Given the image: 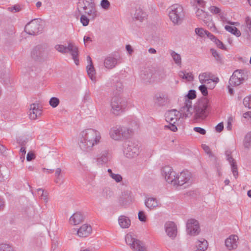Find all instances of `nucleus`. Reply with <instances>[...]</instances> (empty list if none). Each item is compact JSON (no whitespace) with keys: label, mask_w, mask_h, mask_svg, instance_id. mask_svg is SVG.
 Wrapping results in <instances>:
<instances>
[{"label":"nucleus","mask_w":251,"mask_h":251,"mask_svg":"<svg viewBox=\"0 0 251 251\" xmlns=\"http://www.w3.org/2000/svg\"><path fill=\"white\" fill-rule=\"evenodd\" d=\"M136 240L137 239L134 238L130 234H127L125 236L126 242L130 248L134 245V241Z\"/></svg>","instance_id":"37998d69"},{"label":"nucleus","mask_w":251,"mask_h":251,"mask_svg":"<svg viewBox=\"0 0 251 251\" xmlns=\"http://www.w3.org/2000/svg\"><path fill=\"white\" fill-rule=\"evenodd\" d=\"M87 72L88 76L92 80H95V70L93 64H89L87 67Z\"/></svg>","instance_id":"c9c22d12"},{"label":"nucleus","mask_w":251,"mask_h":251,"mask_svg":"<svg viewBox=\"0 0 251 251\" xmlns=\"http://www.w3.org/2000/svg\"><path fill=\"white\" fill-rule=\"evenodd\" d=\"M102 196L106 199H109L113 195V192L108 187L104 188L102 192Z\"/></svg>","instance_id":"c03bdc74"},{"label":"nucleus","mask_w":251,"mask_h":251,"mask_svg":"<svg viewBox=\"0 0 251 251\" xmlns=\"http://www.w3.org/2000/svg\"><path fill=\"white\" fill-rule=\"evenodd\" d=\"M120 63H121L120 57H114L112 56H109L105 59L104 65L105 68L112 69Z\"/></svg>","instance_id":"a211bd4d"},{"label":"nucleus","mask_w":251,"mask_h":251,"mask_svg":"<svg viewBox=\"0 0 251 251\" xmlns=\"http://www.w3.org/2000/svg\"><path fill=\"white\" fill-rule=\"evenodd\" d=\"M178 75L181 78L189 81H193L194 79V76L192 73H186L184 71H181L179 72Z\"/></svg>","instance_id":"f704fd0d"},{"label":"nucleus","mask_w":251,"mask_h":251,"mask_svg":"<svg viewBox=\"0 0 251 251\" xmlns=\"http://www.w3.org/2000/svg\"><path fill=\"white\" fill-rule=\"evenodd\" d=\"M146 17V14L144 13L143 10L139 8L135 10L133 18L137 20L142 21Z\"/></svg>","instance_id":"4c0bfd02"},{"label":"nucleus","mask_w":251,"mask_h":251,"mask_svg":"<svg viewBox=\"0 0 251 251\" xmlns=\"http://www.w3.org/2000/svg\"><path fill=\"white\" fill-rule=\"evenodd\" d=\"M202 149H203V150L205 151V152L207 154H209V156L212 155V153L210 151V149L208 146L204 144V145H202Z\"/></svg>","instance_id":"69168bd1"},{"label":"nucleus","mask_w":251,"mask_h":251,"mask_svg":"<svg viewBox=\"0 0 251 251\" xmlns=\"http://www.w3.org/2000/svg\"><path fill=\"white\" fill-rule=\"evenodd\" d=\"M43 29L42 21L38 19H34L26 25L25 31L31 35H35L41 32Z\"/></svg>","instance_id":"0eeeda50"},{"label":"nucleus","mask_w":251,"mask_h":251,"mask_svg":"<svg viewBox=\"0 0 251 251\" xmlns=\"http://www.w3.org/2000/svg\"><path fill=\"white\" fill-rule=\"evenodd\" d=\"M165 231L167 235L171 239H174L177 235V227L173 222H167L165 224Z\"/></svg>","instance_id":"f3484780"},{"label":"nucleus","mask_w":251,"mask_h":251,"mask_svg":"<svg viewBox=\"0 0 251 251\" xmlns=\"http://www.w3.org/2000/svg\"><path fill=\"white\" fill-rule=\"evenodd\" d=\"M196 14L199 19L202 20L206 24L211 20V16L202 9H198L196 12Z\"/></svg>","instance_id":"a878e982"},{"label":"nucleus","mask_w":251,"mask_h":251,"mask_svg":"<svg viewBox=\"0 0 251 251\" xmlns=\"http://www.w3.org/2000/svg\"><path fill=\"white\" fill-rule=\"evenodd\" d=\"M101 134L93 128H87L80 132L78 137V145L81 151L89 152L100 143Z\"/></svg>","instance_id":"f257e3e1"},{"label":"nucleus","mask_w":251,"mask_h":251,"mask_svg":"<svg viewBox=\"0 0 251 251\" xmlns=\"http://www.w3.org/2000/svg\"><path fill=\"white\" fill-rule=\"evenodd\" d=\"M161 174L164 177L166 181L171 184H173V182L176 183L175 176L176 173L173 171L172 168L169 166H165L161 169Z\"/></svg>","instance_id":"ddd939ff"},{"label":"nucleus","mask_w":251,"mask_h":251,"mask_svg":"<svg viewBox=\"0 0 251 251\" xmlns=\"http://www.w3.org/2000/svg\"><path fill=\"white\" fill-rule=\"evenodd\" d=\"M107 172L109 174V176L114 179L117 182H120L122 180V177L119 174H115L113 173L112 170L108 169Z\"/></svg>","instance_id":"79ce46f5"},{"label":"nucleus","mask_w":251,"mask_h":251,"mask_svg":"<svg viewBox=\"0 0 251 251\" xmlns=\"http://www.w3.org/2000/svg\"><path fill=\"white\" fill-rule=\"evenodd\" d=\"M244 146L247 149H249L251 147V132L248 133L245 136Z\"/></svg>","instance_id":"a19ab883"},{"label":"nucleus","mask_w":251,"mask_h":251,"mask_svg":"<svg viewBox=\"0 0 251 251\" xmlns=\"http://www.w3.org/2000/svg\"><path fill=\"white\" fill-rule=\"evenodd\" d=\"M224 129V125L223 123H219L216 126H215V130L217 132H221Z\"/></svg>","instance_id":"774afa93"},{"label":"nucleus","mask_w":251,"mask_h":251,"mask_svg":"<svg viewBox=\"0 0 251 251\" xmlns=\"http://www.w3.org/2000/svg\"><path fill=\"white\" fill-rule=\"evenodd\" d=\"M243 104L245 107L251 109V96L244 99Z\"/></svg>","instance_id":"603ef678"},{"label":"nucleus","mask_w":251,"mask_h":251,"mask_svg":"<svg viewBox=\"0 0 251 251\" xmlns=\"http://www.w3.org/2000/svg\"><path fill=\"white\" fill-rule=\"evenodd\" d=\"M92 232V227L88 224L83 225L77 230V234L80 237H86L88 236Z\"/></svg>","instance_id":"393cba45"},{"label":"nucleus","mask_w":251,"mask_h":251,"mask_svg":"<svg viewBox=\"0 0 251 251\" xmlns=\"http://www.w3.org/2000/svg\"><path fill=\"white\" fill-rule=\"evenodd\" d=\"M225 29L229 32L233 34L237 37L241 36V32L236 27L231 26L230 25H226L225 26Z\"/></svg>","instance_id":"e433bc0d"},{"label":"nucleus","mask_w":251,"mask_h":251,"mask_svg":"<svg viewBox=\"0 0 251 251\" xmlns=\"http://www.w3.org/2000/svg\"><path fill=\"white\" fill-rule=\"evenodd\" d=\"M199 89L203 96H206L208 95L207 88L205 85H200L199 87Z\"/></svg>","instance_id":"13d9d810"},{"label":"nucleus","mask_w":251,"mask_h":251,"mask_svg":"<svg viewBox=\"0 0 251 251\" xmlns=\"http://www.w3.org/2000/svg\"><path fill=\"white\" fill-rule=\"evenodd\" d=\"M69 52L72 56L75 64L76 65L79 64L78 48L75 44L72 42H69L67 46V53Z\"/></svg>","instance_id":"dca6fc26"},{"label":"nucleus","mask_w":251,"mask_h":251,"mask_svg":"<svg viewBox=\"0 0 251 251\" xmlns=\"http://www.w3.org/2000/svg\"><path fill=\"white\" fill-rule=\"evenodd\" d=\"M169 16L171 21L175 25H180L183 21L184 13L183 7L178 4H174L170 7Z\"/></svg>","instance_id":"7ed1b4c3"},{"label":"nucleus","mask_w":251,"mask_h":251,"mask_svg":"<svg viewBox=\"0 0 251 251\" xmlns=\"http://www.w3.org/2000/svg\"><path fill=\"white\" fill-rule=\"evenodd\" d=\"M209 10L213 14H219L221 12V9L215 6H211L209 8Z\"/></svg>","instance_id":"bf43d9fd"},{"label":"nucleus","mask_w":251,"mask_h":251,"mask_svg":"<svg viewBox=\"0 0 251 251\" xmlns=\"http://www.w3.org/2000/svg\"><path fill=\"white\" fill-rule=\"evenodd\" d=\"M0 251H14L13 248L9 244H0Z\"/></svg>","instance_id":"09e8293b"},{"label":"nucleus","mask_w":251,"mask_h":251,"mask_svg":"<svg viewBox=\"0 0 251 251\" xmlns=\"http://www.w3.org/2000/svg\"><path fill=\"white\" fill-rule=\"evenodd\" d=\"M111 154L108 150H103L98 154L95 159L97 164L105 165L108 162L110 161L111 159Z\"/></svg>","instance_id":"2eb2a0df"},{"label":"nucleus","mask_w":251,"mask_h":251,"mask_svg":"<svg viewBox=\"0 0 251 251\" xmlns=\"http://www.w3.org/2000/svg\"><path fill=\"white\" fill-rule=\"evenodd\" d=\"M35 157V154L32 152L29 151L27 153L26 155V160L28 161H31L32 160L34 159Z\"/></svg>","instance_id":"338daca9"},{"label":"nucleus","mask_w":251,"mask_h":251,"mask_svg":"<svg viewBox=\"0 0 251 251\" xmlns=\"http://www.w3.org/2000/svg\"><path fill=\"white\" fill-rule=\"evenodd\" d=\"M195 32L199 36L203 37L206 33V30L202 28H196L195 29Z\"/></svg>","instance_id":"864d4df0"},{"label":"nucleus","mask_w":251,"mask_h":251,"mask_svg":"<svg viewBox=\"0 0 251 251\" xmlns=\"http://www.w3.org/2000/svg\"><path fill=\"white\" fill-rule=\"evenodd\" d=\"M170 53L175 63L178 66H180L181 65V57L180 55L172 50L170 51Z\"/></svg>","instance_id":"72a5a7b5"},{"label":"nucleus","mask_w":251,"mask_h":251,"mask_svg":"<svg viewBox=\"0 0 251 251\" xmlns=\"http://www.w3.org/2000/svg\"><path fill=\"white\" fill-rule=\"evenodd\" d=\"M119 224L123 228H127L130 225V220L127 217L122 215L120 216L118 219Z\"/></svg>","instance_id":"c85d7f7f"},{"label":"nucleus","mask_w":251,"mask_h":251,"mask_svg":"<svg viewBox=\"0 0 251 251\" xmlns=\"http://www.w3.org/2000/svg\"><path fill=\"white\" fill-rule=\"evenodd\" d=\"M59 103L60 100L59 99L56 97H52L49 101L50 105L53 108L56 107L59 105Z\"/></svg>","instance_id":"de8ad7c7"},{"label":"nucleus","mask_w":251,"mask_h":251,"mask_svg":"<svg viewBox=\"0 0 251 251\" xmlns=\"http://www.w3.org/2000/svg\"><path fill=\"white\" fill-rule=\"evenodd\" d=\"M145 204L149 209L152 210L158 206V202L156 198H148L146 199Z\"/></svg>","instance_id":"cd10ccee"},{"label":"nucleus","mask_w":251,"mask_h":251,"mask_svg":"<svg viewBox=\"0 0 251 251\" xmlns=\"http://www.w3.org/2000/svg\"><path fill=\"white\" fill-rule=\"evenodd\" d=\"M80 22L83 26H87L89 23V19L84 15H82L80 17Z\"/></svg>","instance_id":"4d7b16f0"},{"label":"nucleus","mask_w":251,"mask_h":251,"mask_svg":"<svg viewBox=\"0 0 251 251\" xmlns=\"http://www.w3.org/2000/svg\"><path fill=\"white\" fill-rule=\"evenodd\" d=\"M55 49L59 52L62 53H67V46L63 45H57L55 46Z\"/></svg>","instance_id":"8fccbe9b"},{"label":"nucleus","mask_w":251,"mask_h":251,"mask_svg":"<svg viewBox=\"0 0 251 251\" xmlns=\"http://www.w3.org/2000/svg\"><path fill=\"white\" fill-rule=\"evenodd\" d=\"M175 123H169V125L165 126V128L170 129L174 132H176L177 130V127L175 125Z\"/></svg>","instance_id":"e2e57ef3"},{"label":"nucleus","mask_w":251,"mask_h":251,"mask_svg":"<svg viewBox=\"0 0 251 251\" xmlns=\"http://www.w3.org/2000/svg\"><path fill=\"white\" fill-rule=\"evenodd\" d=\"M231 152L230 151H226L225 154L226 157V159L230 164L231 167V170L233 175L235 178H237L238 176V172L237 170V166L235 159L231 156Z\"/></svg>","instance_id":"aec40b11"},{"label":"nucleus","mask_w":251,"mask_h":251,"mask_svg":"<svg viewBox=\"0 0 251 251\" xmlns=\"http://www.w3.org/2000/svg\"><path fill=\"white\" fill-rule=\"evenodd\" d=\"M121 137L125 138H129L133 133V130L126 127L120 126Z\"/></svg>","instance_id":"2f4dec72"},{"label":"nucleus","mask_w":251,"mask_h":251,"mask_svg":"<svg viewBox=\"0 0 251 251\" xmlns=\"http://www.w3.org/2000/svg\"><path fill=\"white\" fill-rule=\"evenodd\" d=\"M134 251H146V248L144 243L137 239L134 241V245L131 248Z\"/></svg>","instance_id":"7c9ffc66"},{"label":"nucleus","mask_w":251,"mask_h":251,"mask_svg":"<svg viewBox=\"0 0 251 251\" xmlns=\"http://www.w3.org/2000/svg\"><path fill=\"white\" fill-rule=\"evenodd\" d=\"M194 130L201 135H205L206 134V131L204 128L200 127H195L194 128Z\"/></svg>","instance_id":"0e129e2a"},{"label":"nucleus","mask_w":251,"mask_h":251,"mask_svg":"<svg viewBox=\"0 0 251 251\" xmlns=\"http://www.w3.org/2000/svg\"><path fill=\"white\" fill-rule=\"evenodd\" d=\"M124 152L126 157L134 158L139 154V148L137 144L132 141H127L124 145Z\"/></svg>","instance_id":"6e6552de"},{"label":"nucleus","mask_w":251,"mask_h":251,"mask_svg":"<svg viewBox=\"0 0 251 251\" xmlns=\"http://www.w3.org/2000/svg\"><path fill=\"white\" fill-rule=\"evenodd\" d=\"M197 247L198 251H204L208 247V242L204 239L201 238L198 240Z\"/></svg>","instance_id":"473e14b6"},{"label":"nucleus","mask_w":251,"mask_h":251,"mask_svg":"<svg viewBox=\"0 0 251 251\" xmlns=\"http://www.w3.org/2000/svg\"><path fill=\"white\" fill-rule=\"evenodd\" d=\"M155 103L158 106H163L169 101L167 94L165 93H158L154 98Z\"/></svg>","instance_id":"412c9836"},{"label":"nucleus","mask_w":251,"mask_h":251,"mask_svg":"<svg viewBox=\"0 0 251 251\" xmlns=\"http://www.w3.org/2000/svg\"><path fill=\"white\" fill-rule=\"evenodd\" d=\"M94 5L95 3L93 0H79L77 4V9L79 13H81V9H83L84 11Z\"/></svg>","instance_id":"4be33fe9"},{"label":"nucleus","mask_w":251,"mask_h":251,"mask_svg":"<svg viewBox=\"0 0 251 251\" xmlns=\"http://www.w3.org/2000/svg\"><path fill=\"white\" fill-rule=\"evenodd\" d=\"M238 237L236 235H232L225 241V245L228 250L231 251L235 249L237 247V241Z\"/></svg>","instance_id":"5701e85b"},{"label":"nucleus","mask_w":251,"mask_h":251,"mask_svg":"<svg viewBox=\"0 0 251 251\" xmlns=\"http://www.w3.org/2000/svg\"><path fill=\"white\" fill-rule=\"evenodd\" d=\"M90 9H87L84 11V13L89 15L93 20L95 19L96 17H97V12L96 10L95 5L91 7V8H89Z\"/></svg>","instance_id":"58836bf2"},{"label":"nucleus","mask_w":251,"mask_h":251,"mask_svg":"<svg viewBox=\"0 0 251 251\" xmlns=\"http://www.w3.org/2000/svg\"><path fill=\"white\" fill-rule=\"evenodd\" d=\"M47 50L41 46H37L31 52L32 58L36 61H42L48 58Z\"/></svg>","instance_id":"1a4fd4ad"},{"label":"nucleus","mask_w":251,"mask_h":251,"mask_svg":"<svg viewBox=\"0 0 251 251\" xmlns=\"http://www.w3.org/2000/svg\"><path fill=\"white\" fill-rule=\"evenodd\" d=\"M186 229L188 234L195 236L199 234L200 232L199 223L194 219L188 220L186 224Z\"/></svg>","instance_id":"f8f14e48"},{"label":"nucleus","mask_w":251,"mask_h":251,"mask_svg":"<svg viewBox=\"0 0 251 251\" xmlns=\"http://www.w3.org/2000/svg\"><path fill=\"white\" fill-rule=\"evenodd\" d=\"M133 196L130 191H126L122 193L120 201L123 205H126L132 202Z\"/></svg>","instance_id":"bb28decb"},{"label":"nucleus","mask_w":251,"mask_h":251,"mask_svg":"<svg viewBox=\"0 0 251 251\" xmlns=\"http://www.w3.org/2000/svg\"><path fill=\"white\" fill-rule=\"evenodd\" d=\"M123 88V84L120 81H117L114 86V88L118 92H121Z\"/></svg>","instance_id":"680f3d73"},{"label":"nucleus","mask_w":251,"mask_h":251,"mask_svg":"<svg viewBox=\"0 0 251 251\" xmlns=\"http://www.w3.org/2000/svg\"><path fill=\"white\" fill-rule=\"evenodd\" d=\"M245 76L244 71L241 70H237L234 72L230 77L229 83L232 86H238L243 83L245 80Z\"/></svg>","instance_id":"9b49d317"},{"label":"nucleus","mask_w":251,"mask_h":251,"mask_svg":"<svg viewBox=\"0 0 251 251\" xmlns=\"http://www.w3.org/2000/svg\"><path fill=\"white\" fill-rule=\"evenodd\" d=\"M196 92L194 90H190L184 97V102L181 107V111L186 117H191L190 112L192 110V100L196 98Z\"/></svg>","instance_id":"39448f33"},{"label":"nucleus","mask_w":251,"mask_h":251,"mask_svg":"<svg viewBox=\"0 0 251 251\" xmlns=\"http://www.w3.org/2000/svg\"><path fill=\"white\" fill-rule=\"evenodd\" d=\"M195 120L205 119L209 113V105L206 99L198 101L192 107V110L190 112Z\"/></svg>","instance_id":"f03ea898"},{"label":"nucleus","mask_w":251,"mask_h":251,"mask_svg":"<svg viewBox=\"0 0 251 251\" xmlns=\"http://www.w3.org/2000/svg\"><path fill=\"white\" fill-rule=\"evenodd\" d=\"M182 116V117H186L185 115H183L181 109L180 111L176 109L169 110L165 114L166 121L169 123H176Z\"/></svg>","instance_id":"4468645a"},{"label":"nucleus","mask_w":251,"mask_h":251,"mask_svg":"<svg viewBox=\"0 0 251 251\" xmlns=\"http://www.w3.org/2000/svg\"><path fill=\"white\" fill-rule=\"evenodd\" d=\"M210 52L213 56L215 58L217 63L223 64L224 61L220 54L214 49H210Z\"/></svg>","instance_id":"ea45409f"},{"label":"nucleus","mask_w":251,"mask_h":251,"mask_svg":"<svg viewBox=\"0 0 251 251\" xmlns=\"http://www.w3.org/2000/svg\"><path fill=\"white\" fill-rule=\"evenodd\" d=\"M215 44L217 45V46L222 50H226V46L224 45V44L219 40H218L217 38L214 41Z\"/></svg>","instance_id":"052dcab7"},{"label":"nucleus","mask_w":251,"mask_h":251,"mask_svg":"<svg viewBox=\"0 0 251 251\" xmlns=\"http://www.w3.org/2000/svg\"><path fill=\"white\" fill-rule=\"evenodd\" d=\"M139 220L142 222H146L147 221V217L145 213L143 211H139L138 214Z\"/></svg>","instance_id":"5fc2aeb1"},{"label":"nucleus","mask_w":251,"mask_h":251,"mask_svg":"<svg viewBox=\"0 0 251 251\" xmlns=\"http://www.w3.org/2000/svg\"><path fill=\"white\" fill-rule=\"evenodd\" d=\"M192 178V174L188 171H184L179 174L176 175V183L173 182L174 186H182L183 184L188 183Z\"/></svg>","instance_id":"9d476101"},{"label":"nucleus","mask_w":251,"mask_h":251,"mask_svg":"<svg viewBox=\"0 0 251 251\" xmlns=\"http://www.w3.org/2000/svg\"><path fill=\"white\" fill-rule=\"evenodd\" d=\"M100 5L104 9L107 10L109 9L110 4L108 0H101L100 2Z\"/></svg>","instance_id":"6e6d98bb"},{"label":"nucleus","mask_w":251,"mask_h":251,"mask_svg":"<svg viewBox=\"0 0 251 251\" xmlns=\"http://www.w3.org/2000/svg\"><path fill=\"white\" fill-rule=\"evenodd\" d=\"M37 192L41 198L43 199L46 202H47L48 201V193L47 192L44 193L43 189L41 188L38 189Z\"/></svg>","instance_id":"49530a36"},{"label":"nucleus","mask_w":251,"mask_h":251,"mask_svg":"<svg viewBox=\"0 0 251 251\" xmlns=\"http://www.w3.org/2000/svg\"><path fill=\"white\" fill-rule=\"evenodd\" d=\"M209 77V75L207 73H202L199 76V80L202 84L206 83L207 81H208Z\"/></svg>","instance_id":"a18cd8bd"},{"label":"nucleus","mask_w":251,"mask_h":251,"mask_svg":"<svg viewBox=\"0 0 251 251\" xmlns=\"http://www.w3.org/2000/svg\"><path fill=\"white\" fill-rule=\"evenodd\" d=\"M85 218V216L81 212H76L73 214L69 219L70 224L76 226L82 223Z\"/></svg>","instance_id":"6ab92c4d"},{"label":"nucleus","mask_w":251,"mask_h":251,"mask_svg":"<svg viewBox=\"0 0 251 251\" xmlns=\"http://www.w3.org/2000/svg\"><path fill=\"white\" fill-rule=\"evenodd\" d=\"M111 111L116 115L122 113L127 105V101L119 96L113 97L111 100Z\"/></svg>","instance_id":"423d86ee"},{"label":"nucleus","mask_w":251,"mask_h":251,"mask_svg":"<svg viewBox=\"0 0 251 251\" xmlns=\"http://www.w3.org/2000/svg\"><path fill=\"white\" fill-rule=\"evenodd\" d=\"M161 71H156L153 73V71L149 68L142 69L140 73V77L144 83H151L160 80L163 76H160Z\"/></svg>","instance_id":"20e7f679"},{"label":"nucleus","mask_w":251,"mask_h":251,"mask_svg":"<svg viewBox=\"0 0 251 251\" xmlns=\"http://www.w3.org/2000/svg\"><path fill=\"white\" fill-rule=\"evenodd\" d=\"M246 31L249 35V32L251 33V19L249 17L246 18Z\"/></svg>","instance_id":"3c124183"},{"label":"nucleus","mask_w":251,"mask_h":251,"mask_svg":"<svg viewBox=\"0 0 251 251\" xmlns=\"http://www.w3.org/2000/svg\"><path fill=\"white\" fill-rule=\"evenodd\" d=\"M29 116L30 119L35 120L41 115V110L39 108L38 104L32 103L30 105L29 111Z\"/></svg>","instance_id":"b1692460"},{"label":"nucleus","mask_w":251,"mask_h":251,"mask_svg":"<svg viewBox=\"0 0 251 251\" xmlns=\"http://www.w3.org/2000/svg\"><path fill=\"white\" fill-rule=\"evenodd\" d=\"M120 126L114 127L109 131V135L111 138L115 140H119L122 138Z\"/></svg>","instance_id":"c756f323"}]
</instances>
